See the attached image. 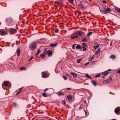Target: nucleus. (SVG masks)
Here are the masks:
<instances>
[{"label": "nucleus", "mask_w": 120, "mask_h": 120, "mask_svg": "<svg viewBox=\"0 0 120 120\" xmlns=\"http://www.w3.org/2000/svg\"><path fill=\"white\" fill-rule=\"evenodd\" d=\"M43 52L45 54H47L48 56L49 57L51 56L52 55V51L50 50H44L43 51Z\"/></svg>", "instance_id": "obj_1"}, {"label": "nucleus", "mask_w": 120, "mask_h": 120, "mask_svg": "<svg viewBox=\"0 0 120 120\" xmlns=\"http://www.w3.org/2000/svg\"><path fill=\"white\" fill-rule=\"evenodd\" d=\"M12 20V19L11 18H7L5 20V22L7 26H10L11 25L9 24V23L11 22Z\"/></svg>", "instance_id": "obj_2"}, {"label": "nucleus", "mask_w": 120, "mask_h": 120, "mask_svg": "<svg viewBox=\"0 0 120 120\" xmlns=\"http://www.w3.org/2000/svg\"><path fill=\"white\" fill-rule=\"evenodd\" d=\"M73 34H76L79 35V36H81L82 35L85 34L84 33L81 31L77 30L75 31L74 34H72V35Z\"/></svg>", "instance_id": "obj_3"}, {"label": "nucleus", "mask_w": 120, "mask_h": 120, "mask_svg": "<svg viewBox=\"0 0 120 120\" xmlns=\"http://www.w3.org/2000/svg\"><path fill=\"white\" fill-rule=\"evenodd\" d=\"M36 43L35 42H33L31 43L30 45L29 48L31 50H33L35 48V46Z\"/></svg>", "instance_id": "obj_4"}, {"label": "nucleus", "mask_w": 120, "mask_h": 120, "mask_svg": "<svg viewBox=\"0 0 120 120\" xmlns=\"http://www.w3.org/2000/svg\"><path fill=\"white\" fill-rule=\"evenodd\" d=\"M10 34H13L17 32V30L15 29L11 28L10 29Z\"/></svg>", "instance_id": "obj_5"}, {"label": "nucleus", "mask_w": 120, "mask_h": 120, "mask_svg": "<svg viewBox=\"0 0 120 120\" xmlns=\"http://www.w3.org/2000/svg\"><path fill=\"white\" fill-rule=\"evenodd\" d=\"M42 77L44 78H45L48 76V75L44 71L42 72Z\"/></svg>", "instance_id": "obj_6"}, {"label": "nucleus", "mask_w": 120, "mask_h": 120, "mask_svg": "<svg viewBox=\"0 0 120 120\" xmlns=\"http://www.w3.org/2000/svg\"><path fill=\"white\" fill-rule=\"evenodd\" d=\"M6 33V31H4L2 29L0 30V35H4Z\"/></svg>", "instance_id": "obj_7"}, {"label": "nucleus", "mask_w": 120, "mask_h": 120, "mask_svg": "<svg viewBox=\"0 0 120 120\" xmlns=\"http://www.w3.org/2000/svg\"><path fill=\"white\" fill-rule=\"evenodd\" d=\"M112 79L111 78L109 79H107V80H105L104 83H105V84L108 83L109 82H110L112 81Z\"/></svg>", "instance_id": "obj_8"}, {"label": "nucleus", "mask_w": 120, "mask_h": 120, "mask_svg": "<svg viewBox=\"0 0 120 120\" xmlns=\"http://www.w3.org/2000/svg\"><path fill=\"white\" fill-rule=\"evenodd\" d=\"M67 98L68 100L71 101H72V96L71 95H69L67 96Z\"/></svg>", "instance_id": "obj_9"}, {"label": "nucleus", "mask_w": 120, "mask_h": 120, "mask_svg": "<svg viewBox=\"0 0 120 120\" xmlns=\"http://www.w3.org/2000/svg\"><path fill=\"white\" fill-rule=\"evenodd\" d=\"M58 44V43H56L55 44L51 43L49 45V46L50 47H52L56 46Z\"/></svg>", "instance_id": "obj_10"}, {"label": "nucleus", "mask_w": 120, "mask_h": 120, "mask_svg": "<svg viewBox=\"0 0 120 120\" xmlns=\"http://www.w3.org/2000/svg\"><path fill=\"white\" fill-rule=\"evenodd\" d=\"M100 11L101 13L104 14H106L107 13L105 9L103 10H100Z\"/></svg>", "instance_id": "obj_11"}, {"label": "nucleus", "mask_w": 120, "mask_h": 120, "mask_svg": "<svg viewBox=\"0 0 120 120\" xmlns=\"http://www.w3.org/2000/svg\"><path fill=\"white\" fill-rule=\"evenodd\" d=\"M99 46V45L97 43H96L94 44V49L96 50L97 49Z\"/></svg>", "instance_id": "obj_12"}, {"label": "nucleus", "mask_w": 120, "mask_h": 120, "mask_svg": "<svg viewBox=\"0 0 120 120\" xmlns=\"http://www.w3.org/2000/svg\"><path fill=\"white\" fill-rule=\"evenodd\" d=\"M70 74L72 75L74 78H76L77 77V74L75 73L71 72L70 73Z\"/></svg>", "instance_id": "obj_13"}, {"label": "nucleus", "mask_w": 120, "mask_h": 120, "mask_svg": "<svg viewBox=\"0 0 120 120\" xmlns=\"http://www.w3.org/2000/svg\"><path fill=\"white\" fill-rule=\"evenodd\" d=\"M82 49V47L79 45H77L76 47V49Z\"/></svg>", "instance_id": "obj_14"}, {"label": "nucleus", "mask_w": 120, "mask_h": 120, "mask_svg": "<svg viewBox=\"0 0 120 120\" xmlns=\"http://www.w3.org/2000/svg\"><path fill=\"white\" fill-rule=\"evenodd\" d=\"M116 56L114 55H111L109 57L110 58H112L113 60H114L116 58Z\"/></svg>", "instance_id": "obj_15"}, {"label": "nucleus", "mask_w": 120, "mask_h": 120, "mask_svg": "<svg viewBox=\"0 0 120 120\" xmlns=\"http://www.w3.org/2000/svg\"><path fill=\"white\" fill-rule=\"evenodd\" d=\"M95 57V56L94 55H93L92 56H90L89 58V61H91Z\"/></svg>", "instance_id": "obj_16"}, {"label": "nucleus", "mask_w": 120, "mask_h": 120, "mask_svg": "<svg viewBox=\"0 0 120 120\" xmlns=\"http://www.w3.org/2000/svg\"><path fill=\"white\" fill-rule=\"evenodd\" d=\"M108 73H109L108 72H103L102 73V74L103 75H104V76H102V77L103 78H104L105 76L107 75L108 74Z\"/></svg>", "instance_id": "obj_17"}, {"label": "nucleus", "mask_w": 120, "mask_h": 120, "mask_svg": "<svg viewBox=\"0 0 120 120\" xmlns=\"http://www.w3.org/2000/svg\"><path fill=\"white\" fill-rule=\"evenodd\" d=\"M92 82L94 86H96L98 85V84L97 82L94 80H93L92 81Z\"/></svg>", "instance_id": "obj_18"}, {"label": "nucleus", "mask_w": 120, "mask_h": 120, "mask_svg": "<svg viewBox=\"0 0 120 120\" xmlns=\"http://www.w3.org/2000/svg\"><path fill=\"white\" fill-rule=\"evenodd\" d=\"M3 84L6 87L8 86L9 85L8 82L6 81L4 82L3 83Z\"/></svg>", "instance_id": "obj_19"}, {"label": "nucleus", "mask_w": 120, "mask_h": 120, "mask_svg": "<svg viewBox=\"0 0 120 120\" xmlns=\"http://www.w3.org/2000/svg\"><path fill=\"white\" fill-rule=\"evenodd\" d=\"M20 49H18L17 50V51H16V53L17 54V55L18 56H19L20 55Z\"/></svg>", "instance_id": "obj_20"}, {"label": "nucleus", "mask_w": 120, "mask_h": 120, "mask_svg": "<svg viewBox=\"0 0 120 120\" xmlns=\"http://www.w3.org/2000/svg\"><path fill=\"white\" fill-rule=\"evenodd\" d=\"M88 39L87 38H83L82 39V41L84 42H86L87 41Z\"/></svg>", "instance_id": "obj_21"}, {"label": "nucleus", "mask_w": 120, "mask_h": 120, "mask_svg": "<svg viewBox=\"0 0 120 120\" xmlns=\"http://www.w3.org/2000/svg\"><path fill=\"white\" fill-rule=\"evenodd\" d=\"M57 94L59 96H60V95H63L64 94L63 92H60V91H59L57 92Z\"/></svg>", "instance_id": "obj_22"}, {"label": "nucleus", "mask_w": 120, "mask_h": 120, "mask_svg": "<svg viewBox=\"0 0 120 120\" xmlns=\"http://www.w3.org/2000/svg\"><path fill=\"white\" fill-rule=\"evenodd\" d=\"M85 77H86L87 78H89L92 79V78L89 75H88V74H85Z\"/></svg>", "instance_id": "obj_23"}, {"label": "nucleus", "mask_w": 120, "mask_h": 120, "mask_svg": "<svg viewBox=\"0 0 120 120\" xmlns=\"http://www.w3.org/2000/svg\"><path fill=\"white\" fill-rule=\"evenodd\" d=\"M40 56L42 58H43L45 57V56L44 53H42L41 54Z\"/></svg>", "instance_id": "obj_24"}, {"label": "nucleus", "mask_w": 120, "mask_h": 120, "mask_svg": "<svg viewBox=\"0 0 120 120\" xmlns=\"http://www.w3.org/2000/svg\"><path fill=\"white\" fill-rule=\"evenodd\" d=\"M98 49V50H97V51H96V52L95 53V54L96 55H98V54L99 53V52H100V49H99V48Z\"/></svg>", "instance_id": "obj_25"}, {"label": "nucleus", "mask_w": 120, "mask_h": 120, "mask_svg": "<svg viewBox=\"0 0 120 120\" xmlns=\"http://www.w3.org/2000/svg\"><path fill=\"white\" fill-rule=\"evenodd\" d=\"M119 111V109L118 108H116L115 110V112L116 113H118Z\"/></svg>", "instance_id": "obj_26"}, {"label": "nucleus", "mask_w": 120, "mask_h": 120, "mask_svg": "<svg viewBox=\"0 0 120 120\" xmlns=\"http://www.w3.org/2000/svg\"><path fill=\"white\" fill-rule=\"evenodd\" d=\"M40 49H38V51L37 52L36 54L35 55L36 56H37L39 53H40Z\"/></svg>", "instance_id": "obj_27"}, {"label": "nucleus", "mask_w": 120, "mask_h": 120, "mask_svg": "<svg viewBox=\"0 0 120 120\" xmlns=\"http://www.w3.org/2000/svg\"><path fill=\"white\" fill-rule=\"evenodd\" d=\"M61 104L63 105H65V101L64 100H63L61 101Z\"/></svg>", "instance_id": "obj_28"}, {"label": "nucleus", "mask_w": 120, "mask_h": 120, "mask_svg": "<svg viewBox=\"0 0 120 120\" xmlns=\"http://www.w3.org/2000/svg\"><path fill=\"white\" fill-rule=\"evenodd\" d=\"M76 44H74L72 46V49H74V50H75V45H76Z\"/></svg>", "instance_id": "obj_29"}, {"label": "nucleus", "mask_w": 120, "mask_h": 120, "mask_svg": "<svg viewBox=\"0 0 120 120\" xmlns=\"http://www.w3.org/2000/svg\"><path fill=\"white\" fill-rule=\"evenodd\" d=\"M82 60V59L81 58H80L77 59V63H79Z\"/></svg>", "instance_id": "obj_30"}, {"label": "nucleus", "mask_w": 120, "mask_h": 120, "mask_svg": "<svg viewBox=\"0 0 120 120\" xmlns=\"http://www.w3.org/2000/svg\"><path fill=\"white\" fill-rule=\"evenodd\" d=\"M26 68L25 67H21V68H20V70H23V69L24 70H26Z\"/></svg>", "instance_id": "obj_31"}, {"label": "nucleus", "mask_w": 120, "mask_h": 120, "mask_svg": "<svg viewBox=\"0 0 120 120\" xmlns=\"http://www.w3.org/2000/svg\"><path fill=\"white\" fill-rule=\"evenodd\" d=\"M42 95L44 97H46L48 96L46 93H42Z\"/></svg>", "instance_id": "obj_32"}, {"label": "nucleus", "mask_w": 120, "mask_h": 120, "mask_svg": "<svg viewBox=\"0 0 120 120\" xmlns=\"http://www.w3.org/2000/svg\"><path fill=\"white\" fill-rule=\"evenodd\" d=\"M23 88V87H22L21 88H20L19 89V90H20L16 94L17 95H18V94H19L20 92H21L22 90H21V89H22V88Z\"/></svg>", "instance_id": "obj_33"}, {"label": "nucleus", "mask_w": 120, "mask_h": 120, "mask_svg": "<svg viewBox=\"0 0 120 120\" xmlns=\"http://www.w3.org/2000/svg\"><path fill=\"white\" fill-rule=\"evenodd\" d=\"M92 33V32H90L88 33L87 34V36H89Z\"/></svg>", "instance_id": "obj_34"}, {"label": "nucleus", "mask_w": 120, "mask_h": 120, "mask_svg": "<svg viewBox=\"0 0 120 120\" xmlns=\"http://www.w3.org/2000/svg\"><path fill=\"white\" fill-rule=\"evenodd\" d=\"M82 46L84 47H87V45L86 44L84 43H83L82 44Z\"/></svg>", "instance_id": "obj_35"}, {"label": "nucleus", "mask_w": 120, "mask_h": 120, "mask_svg": "<svg viewBox=\"0 0 120 120\" xmlns=\"http://www.w3.org/2000/svg\"><path fill=\"white\" fill-rule=\"evenodd\" d=\"M107 11H109L110 12L111 11V9L110 8H107V10H106Z\"/></svg>", "instance_id": "obj_36"}, {"label": "nucleus", "mask_w": 120, "mask_h": 120, "mask_svg": "<svg viewBox=\"0 0 120 120\" xmlns=\"http://www.w3.org/2000/svg\"><path fill=\"white\" fill-rule=\"evenodd\" d=\"M74 0H68V1L71 4H72Z\"/></svg>", "instance_id": "obj_37"}, {"label": "nucleus", "mask_w": 120, "mask_h": 120, "mask_svg": "<svg viewBox=\"0 0 120 120\" xmlns=\"http://www.w3.org/2000/svg\"><path fill=\"white\" fill-rule=\"evenodd\" d=\"M13 106L16 107L18 105L16 104L15 103H13Z\"/></svg>", "instance_id": "obj_38"}, {"label": "nucleus", "mask_w": 120, "mask_h": 120, "mask_svg": "<svg viewBox=\"0 0 120 120\" xmlns=\"http://www.w3.org/2000/svg\"><path fill=\"white\" fill-rule=\"evenodd\" d=\"M59 31V30L58 29H55V32L56 33H57L58 31Z\"/></svg>", "instance_id": "obj_39"}, {"label": "nucleus", "mask_w": 120, "mask_h": 120, "mask_svg": "<svg viewBox=\"0 0 120 120\" xmlns=\"http://www.w3.org/2000/svg\"><path fill=\"white\" fill-rule=\"evenodd\" d=\"M95 63V62L94 61H92L90 63V64H94Z\"/></svg>", "instance_id": "obj_40"}, {"label": "nucleus", "mask_w": 120, "mask_h": 120, "mask_svg": "<svg viewBox=\"0 0 120 120\" xmlns=\"http://www.w3.org/2000/svg\"><path fill=\"white\" fill-rule=\"evenodd\" d=\"M100 76V74H98L96 75L95 76V78H98Z\"/></svg>", "instance_id": "obj_41"}, {"label": "nucleus", "mask_w": 120, "mask_h": 120, "mask_svg": "<svg viewBox=\"0 0 120 120\" xmlns=\"http://www.w3.org/2000/svg\"><path fill=\"white\" fill-rule=\"evenodd\" d=\"M34 59V58L33 56H32L31 57V58L29 59V60L28 61L30 62V61L32 60V59Z\"/></svg>", "instance_id": "obj_42"}, {"label": "nucleus", "mask_w": 120, "mask_h": 120, "mask_svg": "<svg viewBox=\"0 0 120 120\" xmlns=\"http://www.w3.org/2000/svg\"><path fill=\"white\" fill-rule=\"evenodd\" d=\"M82 48H83V51H85L87 50V49L84 47H83Z\"/></svg>", "instance_id": "obj_43"}, {"label": "nucleus", "mask_w": 120, "mask_h": 120, "mask_svg": "<svg viewBox=\"0 0 120 120\" xmlns=\"http://www.w3.org/2000/svg\"><path fill=\"white\" fill-rule=\"evenodd\" d=\"M116 9L118 10L119 11V12L120 13V9L118 8H116Z\"/></svg>", "instance_id": "obj_44"}, {"label": "nucleus", "mask_w": 120, "mask_h": 120, "mask_svg": "<svg viewBox=\"0 0 120 120\" xmlns=\"http://www.w3.org/2000/svg\"><path fill=\"white\" fill-rule=\"evenodd\" d=\"M63 77L64 80H66L67 79V78L66 76H64Z\"/></svg>", "instance_id": "obj_45"}, {"label": "nucleus", "mask_w": 120, "mask_h": 120, "mask_svg": "<svg viewBox=\"0 0 120 120\" xmlns=\"http://www.w3.org/2000/svg\"><path fill=\"white\" fill-rule=\"evenodd\" d=\"M71 39H74V38H75V36H71Z\"/></svg>", "instance_id": "obj_46"}, {"label": "nucleus", "mask_w": 120, "mask_h": 120, "mask_svg": "<svg viewBox=\"0 0 120 120\" xmlns=\"http://www.w3.org/2000/svg\"><path fill=\"white\" fill-rule=\"evenodd\" d=\"M89 62H87V63H86L85 64V65H87L89 64Z\"/></svg>", "instance_id": "obj_47"}, {"label": "nucleus", "mask_w": 120, "mask_h": 120, "mask_svg": "<svg viewBox=\"0 0 120 120\" xmlns=\"http://www.w3.org/2000/svg\"><path fill=\"white\" fill-rule=\"evenodd\" d=\"M58 2L60 3H62V1L61 0H59Z\"/></svg>", "instance_id": "obj_48"}, {"label": "nucleus", "mask_w": 120, "mask_h": 120, "mask_svg": "<svg viewBox=\"0 0 120 120\" xmlns=\"http://www.w3.org/2000/svg\"><path fill=\"white\" fill-rule=\"evenodd\" d=\"M30 104H29L27 105V107H28V108H29L30 107Z\"/></svg>", "instance_id": "obj_49"}, {"label": "nucleus", "mask_w": 120, "mask_h": 120, "mask_svg": "<svg viewBox=\"0 0 120 120\" xmlns=\"http://www.w3.org/2000/svg\"><path fill=\"white\" fill-rule=\"evenodd\" d=\"M116 72L117 73H119V74H120V69L117 72Z\"/></svg>", "instance_id": "obj_50"}, {"label": "nucleus", "mask_w": 120, "mask_h": 120, "mask_svg": "<svg viewBox=\"0 0 120 120\" xmlns=\"http://www.w3.org/2000/svg\"><path fill=\"white\" fill-rule=\"evenodd\" d=\"M111 71V70L110 69H109V70H107L106 71Z\"/></svg>", "instance_id": "obj_51"}, {"label": "nucleus", "mask_w": 120, "mask_h": 120, "mask_svg": "<svg viewBox=\"0 0 120 120\" xmlns=\"http://www.w3.org/2000/svg\"><path fill=\"white\" fill-rule=\"evenodd\" d=\"M103 2L104 4H106L107 3L105 1H103Z\"/></svg>", "instance_id": "obj_52"}, {"label": "nucleus", "mask_w": 120, "mask_h": 120, "mask_svg": "<svg viewBox=\"0 0 120 120\" xmlns=\"http://www.w3.org/2000/svg\"><path fill=\"white\" fill-rule=\"evenodd\" d=\"M82 109V107H80L79 108V110H81Z\"/></svg>", "instance_id": "obj_53"}, {"label": "nucleus", "mask_w": 120, "mask_h": 120, "mask_svg": "<svg viewBox=\"0 0 120 120\" xmlns=\"http://www.w3.org/2000/svg\"><path fill=\"white\" fill-rule=\"evenodd\" d=\"M67 89L68 90H70L71 89V88H67Z\"/></svg>", "instance_id": "obj_54"}, {"label": "nucleus", "mask_w": 120, "mask_h": 120, "mask_svg": "<svg viewBox=\"0 0 120 120\" xmlns=\"http://www.w3.org/2000/svg\"><path fill=\"white\" fill-rule=\"evenodd\" d=\"M75 36V38H77L78 37V36L76 35Z\"/></svg>", "instance_id": "obj_55"}, {"label": "nucleus", "mask_w": 120, "mask_h": 120, "mask_svg": "<svg viewBox=\"0 0 120 120\" xmlns=\"http://www.w3.org/2000/svg\"><path fill=\"white\" fill-rule=\"evenodd\" d=\"M84 112H85V113L86 115V114H87V112H86L85 110L84 111Z\"/></svg>", "instance_id": "obj_56"}, {"label": "nucleus", "mask_w": 120, "mask_h": 120, "mask_svg": "<svg viewBox=\"0 0 120 120\" xmlns=\"http://www.w3.org/2000/svg\"><path fill=\"white\" fill-rule=\"evenodd\" d=\"M48 89V88L45 89V91H46Z\"/></svg>", "instance_id": "obj_57"}, {"label": "nucleus", "mask_w": 120, "mask_h": 120, "mask_svg": "<svg viewBox=\"0 0 120 120\" xmlns=\"http://www.w3.org/2000/svg\"><path fill=\"white\" fill-rule=\"evenodd\" d=\"M112 120H117L116 119H112Z\"/></svg>", "instance_id": "obj_58"}, {"label": "nucleus", "mask_w": 120, "mask_h": 120, "mask_svg": "<svg viewBox=\"0 0 120 120\" xmlns=\"http://www.w3.org/2000/svg\"><path fill=\"white\" fill-rule=\"evenodd\" d=\"M84 102L85 103H86V101L85 100V101H84Z\"/></svg>", "instance_id": "obj_59"}, {"label": "nucleus", "mask_w": 120, "mask_h": 120, "mask_svg": "<svg viewBox=\"0 0 120 120\" xmlns=\"http://www.w3.org/2000/svg\"><path fill=\"white\" fill-rule=\"evenodd\" d=\"M48 91V92H50V91H50V90H49V91Z\"/></svg>", "instance_id": "obj_60"}, {"label": "nucleus", "mask_w": 120, "mask_h": 120, "mask_svg": "<svg viewBox=\"0 0 120 120\" xmlns=\"http://www.w3.org/2000/svg\"><path fill=\"white\" fill-rule=\"evenodd\" d=\"M83 30H84L85 31H86V30H84V29H83Z\"/></svg>", "instance_id": "obj_61"}, {"label": "nucleus", "mask_w": 120, "mask_h": 120, "mask_svg": "<svg viewBox=\"0 0 120 120\" xmlns=\"http://www.w3.org/2000/svg\"><path fill=\"white\" fill-rule=\"evenodd\" d=\"M48 94H50V93H48Z\"/></svg>", "instance_id": "obj_62"}, {"label": "nucleus", "mask_w": 120, "mask_h": 120, "mask_svg": "<svg viewBox=\"0 0 120 120\" xmlns=\"http://www.w3.org/2000/svg\"><path fill=\"white\" fill-rule=\"evenodd\" d=\"M74 107H75V105H74Z\"/></svg>", "instance_id": "obj_63"}, {"label": "nucleus", "mask_w": 120, "mask_h": 120, "mask_svg": "<svg viewBox=\"0 0 120 120\" xmlns=\"http://www.w3.org/2000/svg\"><path fill=\"white\" fill-rule=\"evenodd\" d=\"M3 88V86H2Z\"/></svg>", "instance_id": "obj_64"}]
</instances>
